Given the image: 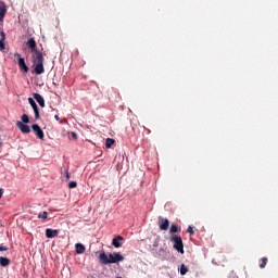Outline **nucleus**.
I'll return each instance as SVG.
<instances>
[{
    "instance_id": "nucleus-1",
    "label": "nucleus",
    "mask_w": 278,
    "mask_h": 278,
    "mask_svg": "<svg viewBox=\"0 0 278 278\" xmlns=\"http://www.w3.org/2000/svg\"><path fill=\"white\" fill-rule=\"evenodd\" d=\"M99 260L100 263L105 266L108 264H118V262H123L125 257H123L118 252L110 253L109 255L103 252L99 255Z\"/></svg>"
},
{
    "instance_id": "nucleus-2",
    "label": "nucleus",
    "mask_w": 278,
    "mask_h": 278,
    "mask_svg": "<svg viewBox=\"0 0 278 278\" xmlns=\"http://www.w3.org/2000/svg\"><path fill=\"white\" fill-rule=\"evenodd\" d=\"M33 67L36 75H42V73H45V56L42 52L33 54Z\"/></svg>"
},
{
    "instance_id": "nucleus-3",
    "label": "nucleus",
    "mask_w": 278,
    "mask_h": 278,
    "mask_svg": "<svg viewBox=\"0 0 278 278\" xmlns=\"http://www.w3.org/2000/svg\"><path fill=\"white\" fill-rule=\"evenodd\" d=\"M170 242L174 243L175 251H178V253L184 255V240L181 239V236L172 235Z\"/></svg>"
},
{
    "instance_id": "nucleus-4",
    "label": "nucleus",
    "mask_w": 278,
    "mask_h": 278,
    "mask_svg": "<svg viewBox=\"0 0 278 278\" xmlns=\"http://www.w3.org/2000/svg\"><path fill=\"white\" fill-rule=\"evenodd\" d=\"M159 227L161 231H167L168 227H170V222L168 218H164L162 216L159 217Z\"/></svg>"
},
{
    "instance_id": "nucleus-5",
    "label": "nucleus",
    "mask_w": 278,
    "mask_h": 278,
    "mask_svg": "<svg viewBox=\"0 0 278 278\" xmlns=\"http://www.w3.org/2000/svg\"><path fill=\"white\" fill-rule=\"evenodd\" d=\"M26 46L28 49H30L31 53H40V50H38V46L36 43V39L29 38L26 42Z\"/></svg>"
},
{
    "instance_id": "nucleus-6",
    "label": "nucleus",
    "mask_w": 278,
    "mask_h": 278,
    "mask_svg": "<svg viewBox=\"0 0 278 278\" xmlns=\"http://www.w3.org/2000/svg\"><path fill=\"white\" fill-rule=\"evenodd\" d=\"M31 129H33L35 136H37V138H39V140H45V131H42V128H40V126L38 124H34L31 126Z\"/></svg>"
},
{
    "instance_id": "nucleus-7",
    "label": "nucleus",
    "mask_w": 278,
    "mask_h": 278,
    "mask_svg": "<svg viewBox=\"0 0 278 278\" xmlns=\"http://www.w3.org/2000/svg\"><path fill=\"white\" fill-rule=\"evenodd\" d=\"M28 103L34 110L35 121H38V118H40V111L38 110V104H36V101H34V98H28Z\"/></svg>"
},
{
    "instance_id": "nucleus-8",
    "label": "nucleus",
    "mask_w": 278,
    "mask_h": 278,
    "mask_svg": "<svg viewBox=\"0 0 278 278\" xmlns=\"http://www.w3.org/2000/svg\"><path fill=\"white\" fill-rule=\"evenodd\" d=\"M16 127H17V129H20V131H22V134H30L31 132V128L29 127V125L23 124V122H21V121L16 122Z\"/></svg>"
},
{
    "instance_id": "nucleus-9",
    "label": "nucleus",
    "mask_w": 278,
    "mask_h": 278,
    "mask_svg": "<svg viewBox=\"0 0 278 278\" xmlns=\"http://www.w3.org/2000/svg\"><path fill=\"white\" fill-rule=\"evenodd\" d=\"M5 14H8V5H5V2L0 1V23L5 18Z\"/></svg>"
},
{
    "instance_id": "nucleus-10",
    "label": "nucleus",
    "mask_w": 278,
    "mask_h": 278,
    "mask_svg": "<svg viewBox=\"0 0 278 278\" xmlns=\"http://www.w3.org/2000/svg\"><path fill=\"white\" fill-rule=\"evenodd\" d=\"M17 55H18V66L21 71H24V73H29V67L25 63V59L21 58V54H17Z\"/></svg>"
},
{
    "instance_id": "nucleus-11",
    "label": "nucleus",
    "mask_w": 278,
    "mask_h": 278,
    "mask_svg": "<svg viewBox=\"0 0 278 278\" xmlns=\"http://www.w3.org/2000/svg\"><path fill=\"white\" fill-rule=\"evenodd\" d=\"M60 235V230L58 229H51V228H47L46 229V238H58V236Z\"/></svg>"
},
{
    "instance_id": "nucleus-12",
    "label": "nucleus",
    "mask_w": 278,
    "mask_h": 278,
    "mask_svg": "<svg viewBox=\"0 0 278 278\" xmlns=\"http://www.w3.org/2000/svg\"><path fill=\"white\" fill-rule=\"evenodd\" d=\"M125 240L123 238V236H116L113 240H112V244L115 247V249H121V247H123V243H121V241Z\"/></svg>"
},
{
    "instance_id": "nucleus-13",
    "label": "nucleus",
    "mask_w": 278,
    "mask_h": 278,
    "mask_svg": "<svg viewBox=\"0 0 278 278\" xmlns=\"http://www.w3.org/2000/svg\"><path fill=\"white\" fill-rule=\"evenodd\" d=\"M35 101L40 105V108H45V98L40 96V93H34L33 94Z\"/></svg>"
},
{
    "instance_id": "nucleus-14",
    "label": "nucleus",
    "mask_w": 278,
    "mask_h": 278,
    "mask_svg": "<svg viewBox=\"0 0 278 278\" xmlns=\"http://www.w3.org/2000/svg\"><path fill=\"white\" fill-rule=\"evenodd\" d=\"M77 255H81L83 253H86V247L81 243H76L75 245Z\"/></svg>"
},
{
    "instance_id": "nucleus-15",
    "label": "nucleus",
    "mask_w": 278,
    "mask_h": 278,
    "mask_svg": "<svg viewBox=\"0 0 278 278\" xmlns=\"http://www.w3.org/2000/svg\"><path fill=\"white\" fill-rule=\"evenodd\" d=\"M178 231H181V228L177 224H173L169 228V233L176 236L175 233H178Z\"/></svg>"
},
{
    "instance_id": "nucleus-16",
    "label": "nucleus",
    "mask_w": 278,
    "mask_h": 278,
    "mask_svg": "<svg viewBox=\"0 0 278 278\" xmlns=\"http://www.w3.org/2000/svg\"><path fill=\"white\" fill-rule=\"evenodd\" d=\"M0 266H2V268L10 266V258L0 256Z\"/></svg>"
},
{
    "instance_id": "nucleus-17",
    "label": "nucleus",
    "mask_w": 278,
    "mask_h": 278,
    "mask_svg": "<svg viewBox=\"0 0 278 278\" xmlns=\"http://www.w3.org/2000/svg\"><path fill=\"white\" fill-rule=\"evenodd\" d=\"M116 142V140L112 139V138H106L105 140V147L106 149H112V146Z\"/></svg>"
},
{
    "instance_id": "nucleus-18",
    "label": "nucleus",
    "mask_w": 278,
    "mask_h": 278,
    "mask_svg": "<svg viewBox=\"0 0 278 278\" xmlns=\"http://www.w3.org/2000/svg\"><path fill=\"white\" fill-rule=\"evenodd\" d=\"M261 264H260V268H266V265L268 264V258L267 257H262L261 258Z\"/></svg>"
},
{
    "instance_id": "nucleus-19",
    "label": "nucleus",
    "mask_w": 278,
    "mask_h": 278,
    "mask_svg": "<svg viewBox=\"0 0 278 278\" xmlns=\"http://www.w3.org/2000/svg\"><path fill=\"white\" fill-rule=\"evenodd\" d=\"M48 216H49V213H47V211L38 214V218H41L42 220H47Z\"/></svg>"
},
{
    "instance_id": "nucleus-20",
    "label": "nucleus",
    "mask_w": 278,
    "mask_h": 278,
    "mask_svg": "<svg viewBox=\"0 0 278 278\" xmlns=\"http://www.w3.org/2000/svg\"><path fill=\"white\" fill-rule=\"evenodd\" d=\"M21 121L23 124L27 125V123H29V116L27 114H23Z\"/></svg>"
},
{
    "instance_id": "nucleus-21",
    "label": "nucleus",
    "mask_w": 278,
    "mask_h": 278,
    "mask_svg": "<svg viewBox=\"0 0 278 278\" xmlns=\"http://www.w3.org/2000/svg\"><path fill=\"white\" fill-rule=\"evenodd\" d=\"M188 273V267L186 265L180 266V275H186Z\"/></svg>"
},
{
    "instance_id": "nucleus-22",
    "label": "nucleus",
    "mask_w": 278,
    "mask_h": 278,
    "mask_svg": "<svg viewBox=\"0 0 278 278\" xmlns=\"http://www.w3.org/2000/svg\"><path fill=\"white\" fill-rule=\"evenodd\" d=\"M0 51H5V40L0 39Z\"/></svg>"
},
{
    "instance_id": "nucleus-23",
    "label": "nucleus",
    "mask_w": 278,
    "mask_h": 278,
    "mask_svg": "<svg viewBox=\"0 0 278 278\" xmlns=\"http://www.w3.org/2000/svg\"><path fill=\"white\" fill-rule=\"evenodd\" d=\"M68 188L70 189L77 188V181H70Z\"/></svg>"
},
{
    "instance_id": "nucleus-24",
    "label": "nucleus",
    "mask_w": 278,
    "mask_h": 278,
    "mask_svg": "<svg viewBox=\"0 0 278 278\" xmlns=\"http://www.w3.org/2000/svg\"><path fill=\"white\" fill-rule=\"evenodd\" d=\"M187 231H188V233H190V236H194V228H192V226H189L187 228Z\"/></svg>"
},
{
    "instance_id": "nucleus-25",
    "label": "nucleus",
    "mask_w": 278,
    "mask_h": 278,
    "mask_svg": "<svg viewBox=\"0 0 278 278\" xmlns=\"http://www.w3.org/2000/svg\"><path fill=\"white\" fill-rule=\"evenodd\" d=\"M65 179H71V173H68V169H65Z\"/></svg>"
},
{
    "instance_id": "nucleus-26",
    "label": "nucleus",
    "mask_w": 278,
    "mask_h": 278,
    "mask_svg": "<svg viewBox=\"0 0 278 278\" xmlns=\"http://www.w3.org/2000/svg\"><path fill=\"white\" fill-rule=\"evenodd\" d=\"M0 36H1L0 40H5V33L3 30L0 33Z\"/></svg>"
},
{
    "instance_id": "nucleus-27",
    "label": "nucleus",
    "mask_w": 278,
    "mask_h": 278,
    "mask_svg": "<svg viewBox=\"0 0 278 278\" xmlns=\"http://www.w3.org/2000/svg\"><path fill=\"white\" fill-rule=\"evenodd\" d=\"M71 136H72V138L74 139V140H77V134H75V132H71Z\"/></svg>"
},
{
    "instance_id": "nucleus-28",
    "label": "nucleus",
    "mask_w": 278,
    "mask_h": 278,
    "mask_svg": "<svg viewBox=\"0 0 278 278\" xmlns=\"http://www.w3.org/2000/svg\"><path fill=\"white\" fill-rule=\"evenodd\" d=\"M0 251H8V247L1 245Z\"/></svg>"
},
{
    "instance_id": "nucleus-29",
    "label": "nucleus",
    "mask_w": 278,
    "mask_h": 278,
    "mask_svg": "<svg viewBox=\"0 0 278 278\" xmlns=\"http://www.w3.org/2000/svg\"><path fill=\"white\" fill-rule=\"evenodd\" d=\"M3 197V189H0V199Z\"/></svg>"
},
{
    "instance_id": "nucleus-30",
    "label": "nucleus",
    "mask_w": 278,
    "mask_h": 278,
    "mask_svg": "<svg viewBox=\"0 0 278 278\" xmlns=\"http://www.w3.org/2000/svg\"><path fill=\"white\" fill-rule=\"evenodd\" d=\"M55 121H60V116L59 115H54Z\"/></svg>"
}]
</instances>
